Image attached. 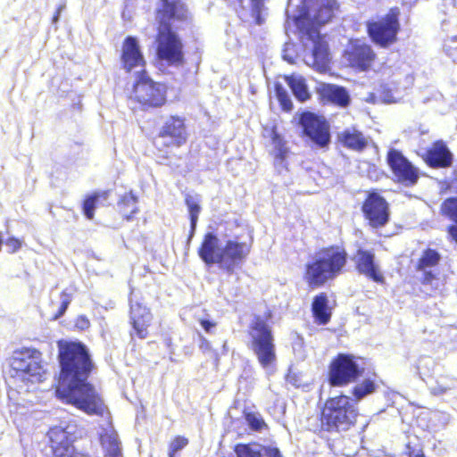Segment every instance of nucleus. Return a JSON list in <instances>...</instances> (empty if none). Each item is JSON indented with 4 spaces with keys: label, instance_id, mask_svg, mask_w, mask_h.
I'll return each instance as SVG.
<instances>
[{
    "label": "nucleus",
    "instance_id": "nucleus-15",
    "mask_svg": "<svg viewBox=\"0 0 457 457\" xmlns=\"http://www.w3.org/2000/svg\"><path fill=\"white\" fill-rule=\"evenodd\" d=\"M344 58L351 67L360 71H367L372 65L376 54L370 46L361 40H354L347 46Z\"/></svg>",
    "mask_w": 457,
    "mask_h": 457
},
{
    "label": "nucleus",
    "instance_id": "nucleus-1",
    "mask_svg": "<svg viewBox=\"0 0 457 457\" xmlns=\"http://www.w3.org/2000/svg\"><path fill=\"white\" fill-rule=\"evenodd\" d=\"M61 372L57 397L89 415L104 416L106 406L96 389L87 380L92 369L88 352L81 343L59 342Z\"/></svg>",
    "mask_w": 457,
    "mask_h": 457
},
{
    "label": "nucleus",
    "instance_id": "nucleus-43",
    "mask_svg": "<svg viewBox=\"0 0 457 457\" xmlns=\"http://www.w3.org/2000/svg\"><path fill=\"white\" fill-rule=\"evenodd\" d=\"M431 393L434 395H442L448 390V387L437 385L430 388Z\"/></svg>",
    "mask_w": 457,
    "mask_h": 457
},
{
    "label": "nucleus",
    "instance_id": "nucleus-51",
    "mask_svg": "<svg viewBox=\"0 0 457 457\" xmlns=\"http://www.w3.org/2000/svg\"><path fill=\"white\" fill-rule=\"evenodd\" d=\"M411 457H424V454L421 451H419L417 453H411Z\"/></svg>",
    "mask_w": 457,
    "mask_h": 457
},
{
    "label": "nucleus",
    "instance_id": "nucleus-27",
    "mask_svg": "<svg viewBox=\"0 0 457 457\" xmlns=\"http://www.w3.org/2000/svg\"><path fill=\"white\" fill-rule=\"evenodd\" d=\"M118 208L124 218L131 219L138 211L137 196L132 192L126 193L118 202Z\"/></svg>",
    "mask_w": 457,
    "mask_h": 457
},
{
    "label": "nucleus",
    "instance_id": "nucleus-8",
    "mask_svg": "<svg viewBox=\"0 0 457 457\" xmlns=\"http://www.w3.org/2000/svg\"><path fill=\"white\" fill-rule=\"evenodd\" d=\"M251 349L260 365L267 371L273 372L277 361L276 347L270 327L261 317L253 321L250 331Z\"/></svg>",
    "mask_w": 457,
    "mask_h": 457
},
{
    "label": "nucleus",
    "instance_id": "nucleus-7",
    "mask_svg": "<svg viewBox=\"0 0 457 457\" xmlns=\"http://www.w3.org/2000/svg\"><path fill=\"white\" fill-rule=\"evenodd\" d=\"M357 408L344 395L328 398L321 411V428L328 432L346 431L356 421Z\"/></svg>",
    "mask_w": 457,
    "mask_h": 457
},
{
    "label": "nucleus",
    "instance_id": "nucleus-19",
    "mask_svg": "<svg viewBox=\"0 0 457 457\" xmlns=\"http://www.w3.org/2000/svg\"><path fill=\"white\" fill-rule=\"evenodd\" d=\"M387 162L399 181L406 185L416 183L418 179L417 170L399 151L390 150L387 154Z\"/></svg>",
    "mask_w": 457,
    "mask_h": 457
},
{
    "label": "nucleus",
    "instance_id": "nucleus-32",
    "mask_svg": "<svg viewBox=\"0 0 457 457\" xmlns=\"http://www.w3.org/2000/svg\"><path fill=\"white\" fill-rule=\"evenodd\" d=\"M328 97L334 104L340 106H346L349 103V96L346 90L339 87H331L328 91Z\"/></svg>",
    "mask_w": 457,
    "mask_h": 457
},
{
    "label": "nucleus",
    "instance_id": "nucleus-20",
    "mask_svg": "<svg viewBox=\"0 0 457 457\" xmlns=\"http://www.w3.org/2000/svg\"><path fill=\"white\" fill-rule=\"evenodd\" d=\"M153 320L152 313L149 309L140 303H130L129 320L132 325L134 333L141 339L145 338L148 335V327Z\"/></svg>",
    "mask_w": 457,
    "mask_h": 457
},
{
    "label": "nucleus",
    "instance_id": "nucleus-29",
    "mask_svg": "<svg viewBox=\"0 0 457 457\" xmlns=\"http://www.w3.org/2000/svg\"><path fill=\"white\" fill-rule=\"evenodd\" d=\"M287 81L295 96L299 101L303 102L310 97V93L305 84V80L302 76L292 75L287 78Z\"/></svg>",
    "mask_w": 457,
    "mask_h": 457
},
{
    "label": "nucleus",
    "instance_id": "nucleus-18",
    "mask_svg": "<svg viewBox=\"0 0 457 457\" xmlns=\"http://www.w3.org/2000/svg\"><path fill=\"white\" fill-rule=\"evenodd\" d=\"M387 162L399 181L406 185L416 183L418 179L417 170L399 151L390 150L387 154Z\"/></svg>",
    "mask_w": 457,
    "mask_h": 457
},
{
    "label": "nucleus",
    "instance_id": "nucleus-30",
    "mask_svg": "<svg viewBox=\"0 0 457 457\" xmlns=\"http://www.w3.org/2000/svg\"><path fill=\"white\" fill-rule=\"evenodd\" d=\"M265 448L257 444L237 445L235 452L237 457H263Z\"/></svg>",
    "mask_w": 457,
    "mask_h": 457
},
{
    "label": "nucleus",
    "instance_id": "nucleus-47",
    "mask_svg": "<svg viewBox=\"0 0 457 457\" xmlns=\"http://www.w3.org/2000/svg\"><path fill=\"white\" fill-rule=\"evenodd\" d=\"M69 303L70 302L67 299L62 300V305L59 310V314L56 316V318L62 316L65 312L66 309L68 308Z\"/></svg>",
    "mask_w": 457,
    "mask_h": 457
},
{
    "label": "nucleus",
    "instance_id": "nucleus-6",
    "mask_svg": "<svg viewBox=\"0 0 457 457\" xmlns=\"http://www.w3.org/2000/svg\"><path fill=\"white\" fill-rule=\"evenodd\" d=\"M346 262V253L339 247H330L318 253L306 268L305 279L312 287L323 285L336 277Z\"/></svg>",
    "mask_w": 457,
    "mask_h": 457
},
{
    "label": "nucleus",
    "instance_id": "nucleus-4",
    "mask_svg": "<svg viewBox=\"0 0 457 457\" xmlns=\"http://www.w3.org/2000/svg\"><path fill=\"white\" fill-rule=\"evenodd\" d=\"M251 250V245L237 238L228 239L225 245L213 233H207L199 249V256L206 264H219L228 273L243 262Z\"/></svg>",
    "mask_w": 457,
    "mask_h": 457
},
{
    "label": "nucleus",
    "instance_id": "nucleus-38",
    "mask_svg": "<svg viewBox=\"0 0 457 457\" xmlns=\"http://www.w3.org/2000/svg\"><path fill=\"white\" fill-rule=\"evenodd\" d=\"M188 444V440L183 436H177L170 445V457H172L173 454L183 449Z\"/></svg>",
    "mask_w": 457,
    "mask_h": 457
},
{
    "label": "nucleus",
    "instance_id": "nucleus-53",
    "mask_svg": "<svg viewBox=\"0 0 457 457\" xmlns=\"http://www.w3.org/2000/svg\"><path fill=\"white\" fill-rule=\"evenodd\" d=\"M384 101H385L386 103H393V102H394V100L392 99V97L385 98V99H384Z\"/></svg>",
    "mask_w": 457,
    "mask_h": 457
},
{
    "label": "nucleus",
    "instance_id": "nucleus-49",
    "mask_svg": "<svg viewBox=\"0 0 457 457\" xmlns=\"http://www.w3.org/2000/svg\"><path fill=\"white\" fill-rule=\"evenodd\" d=\"M200 347L204 351L208 350V349H210V344H209V342L206 339L202 338V343H201Z\"/></svg>",
    "mask_w": 457,
    "mask_h": 457
},
{
    "label": "nucleus",
    "instance_id": "nucleus-25",
    "mask_svg": "<svg viewBox=\"0 0 457 457\" xmlns=\"http://www.w3.org/2000/svg\"><path fill=\"white\" fill-rule=\"evenodd\" d=\"M339 141L346 147L361 151L368 144V139L355 129H347L338 135Z\"/></svg>",
    "mask_w": 457,
    "mask_h": 457
},
{
    "label": "nucleus",
    "instance_id": "nucleus-54",
    "mask_svg": "<svg viewBox=\"0 0 457 457\" xmlns=\"http://www.w3.org/2000/svg\"><path fill=\"white\" fill-rule=\"evenodd\" d=\"M455 176H456V179H457V170H456V174H455Z\"/></svg>",
    "mask_w": 457,
    "mask_h": 457
},
{
    "label": "nucleus",
    "instance_id": "nucleus-5",
    "mask_svg": "<svg viewBox=\"0 0 457 457\" xmlns=\"http://www.w3.org/2000/svg\"><path fill=\"white\" fill-rule=\"evenodd\" d=\"M10 365L12 383L19 391H29L33 385L46 379L41 353L36 349L24 348L14 352Z\"/></svg>",
    "mask_w": 457,
    "mask_h": 457
},
{
    "label": "nucleus",
    "instance_id": "nucleus-45",
    "mask_svg": "<svg viewBox=\"0 0 457 457\" xmlns=\"http://www.w3.org/2000/svg\"><path fill=\"white\" fill-rule=\"evenodd\" d=\"M291 46H292V45L287 44L286 45V48L284 49V54H283L284 60H287L288 62H294V56L290 55V54L287 53L289 47H291Z\"/></svg>",
    "mask_w": 457,
    "mask_h": 457
},
{
    "label": "nucleus",
    "instance_id": "nucleus-3",
    "mask_svg": "<svg viewBox=\"0 0 457 457\" xmlns=\"http://www.w3.org/2000/svg\"><path fill=\"white\" fill-rule=\"evenodd\" d=\"M162 9L158 12L160 22L156 38V54L160 61L169 65H179L183 62V44L173 31L176 21L187 17V10L180 0H162Z\"/></svg>",
    "mask_w": 457,
    "mask_h": 457
},
{
    "label": "nucleus",
    "instance_id": "nucleus-36",
    "mask_svg": "<svg viewBox=\"0 0 457 457\" xmlns=\"http://www.w3.org/2000/svg\"><path fill=\"white\" fill-rule=\"evenodd\" d=\"M98 201L97 195H92L87 197L83 204V212L85 216L88 220H92L94 218V211L96 206V202Z\"/></svg>",
    "mask_w": 457,
    "mask_h": 457
},
{
    "label": "nucleus",
    "instance_id": "nucleus-41",
    "mask_svg": "<svg viewBox=\"0 0 457 457\" xmlns=\"http://www.w3.org/2000/svg\"><path fill=\"white\" fill-rule=\"evenodd\" d=\"M263 457H282L279 450L276 447H266Z\"/></svg>",
    "mask_w": 457,
    "mask_h": 457
},
{
    "label": "nucleus",
    "instance_id": "nucleus-24",
    "mask_svg": "<svg viewBox=\"0 0 457 457\" xmlns=\"http://www.w3.org/2000/svg\"><path fill=\"white\" fill-rule=\"evenodd\" d=\"M99 436L106 457H122L117 433L111 423L106 428H101Z\"/></svg>",
    "mask_w": 457,
    "mask_h": 457
},
{
    "label": "nucleus",
    "instance_id": "nucleus-14",
    "mask_svg": "<svg viewBox=\"0 0 457 457\" xmlns=\"http://www.w3.org/2000/svg\"><path fill=\"white\" fill-rule=\"evenodd\" d=\"M303 133L314 144L323 147L329 143V126L323 117L312 112H303L300 118Z\"/></svg>",
    "mask_w": 457,
    "mask_h": 457
},
{
    "label": "nucleus",
    "instance_id": "nucleus-37",
    "mask_svg": "<svg viewBox=\"0 0 457 457\" xmlns=\"http://www.w3.org/2000/svg\"><path fill=\"white\" fill-rule=\"evenodd\" d=\"M245 420L250 428L256 431L262 430V428L265 426L263 420L259 414L256 413H247Z\"/></svg>",
    "mask_w": 457,
    "mask_h": 457
},
{
    "label": "nucleus",
    "instance_id": "nucleus-10",
    "mask_svg": "<svg viewBox=\"0 0 457 457\" xmlns=\"http://www.w3.org/2000/svg\"><path fill=\"white\" fill-rule=\"evenodd\" d=\"M398 16L399 10L393 8L385 16L368 23L369 35L375 44L387 47L396 41L400 29Z\"/></svg>",
    "mask_w": 457,
    "mask_h": 457
},
{
    "label": "nucleus",
    "instance_id": "nucleus-44",
    "mask_svg": "<svg viewBox=\"0 0 457 457\" xmlns=\"http://www.w3.org/2000/svg\"><path fill=\"white\" fill-rule=\"evenodd\" d=\"M251 3H252L253 11L254 12H260L262 6L263 0H251Z\"/></svg>",
    "mask_w": 457,
    "mask_h": 457
},
{
    "label": "nucleus",
    "instance_id": "nucleus-52",
    "mask_svg": "<svg viewBox=\"0 0 457 457\" xmlns=\"http://www.w3.org/2000/svg\"><path fill=\"white\" fill-rule=\"evenodd\" d=\"M432 415L434 418H439L441 416H444V414L440 413V412H434V413H432Z\"/></svg>",
    "mask_w": 457,
    "mask_h": 457
},
{
    "label": "nucleus",
    "instance_id": "nucleus-2",
    "mask_svg": "<svg viewBox=\"0 0 457 457\" xmlns=\"http://www.w3.org/2000/svg\"><path fill=\"white\" fill-rule=\"evenodd\" d=\"M293 2L294 0H289L287 10V29L293 23L299 31L304 46V62L319 72H326L330 62V54L328 43L320 36L316 25L327 23L332 18L338 4L335 0H320V9L312 16L306 11L304 2H301L302 5L297 6V12L292 11Z\"/></svg>",
    "mask_w": 457,
    "mask_h": 457
},
{
    "label": "nucleus",
    "instance_id": "nucleus-33",
    "mask_svg": "<svg viewBox=\"0 0 457 457\" xmlns=\"http://www.w3.org/2000/svg\"><path fill=\"white\" fill-rule=\"evenodd\" d=\"M276 96L280 103L281 107L285 111H290L293 104L287 90L281 86L277 84L275 87Z\"/></svg>",
    "mask_w": 457,
    "mask_h": 457
},
{
    "label": "nucleus",
    "instance_id": "nucleus-46",
    "mask_svg": "<svg viewBox=\"0 0 457 457\" xmlns=\"http://www.w3.org/2000/svg\"><path fill=\"white\" fill-rule=\"evenodd\" d=\"M271 136H272V141H273V144L275 145V146L276 147L280 146L281 143H282V139L279 137V135L275 130H272Z\"/></svg>",
    "mask_w": 457,
    "mask_h": 457
},
{
    "label": "nucleus",
    "instance_id": "nucleus-48",
    "mask_svg": "<svg viewBox=\"0 0 457 457\" xmlns=\"http://www.w3.org/2000/svg\"><path fill=\"white\" fill-rule=\"evenodd\" d=\"M449 235L452 237V239L457 243V227L456 226H451L449 228Z\"/></svg>",
    "mask_w": 457,
    "mask_h": 457
},
{
    "label": "nucleus",
    "instance_id": "nucleus-16",
    "mask_svg": "<svg viewBox=\"0 0 457 457\" xmlns=\"http://www.w3.org/2000/svg\"><path fill=\"white\" fill-rule=\"evenodd\" d=\"M362 212L369 223L373 228L385 226L389 218L388 204L377 193H371L363 203Z\"/></svg>",
    "mask_w": 457,
    "mask_h": 457
},
{
    "label": "nucleus",
    "instance_id": "nucleus-39",
    "mask_svg": "<svg viewBox=\"0 0 457 457\" xmlns=\"http://www.w3.org/2000/svg\"><path fill=\"white\" fill-rule=\"evenodd\" d=\"M5 245L11 252H15L21 247V242L17 238L11 237L6 241Z\"/></svg>",
    "mask_w": 457,
    "mask_h": 457
},
{
    "label": "nucleus",
    "instance_id": "nucleus-31",
    "mask_svg": "<svg viewBox=\"0 0 457 457\" xmlns=\"http://www.w3.org/2000/svg\"><path fill=\"white\" fill-rule=\"evenodd\" d=\"M376 385L371 379H365L357 384L353 390V395L356 401H361L367 395L376 391Z\"/></svg>",
    "mask_w": 457,
    "mask_h": 457
},
{
    "label": "nucleus",
    "instance_id": "nucleus-28",
    "mask_svg": "<svg viewBox=\"0 0 457 457\" xmlns=\"http://www.w3.org/2000/svg\"><path fill=\"white\" fill-rule=\"evenodd\" d=\"M200 204H201V198L199 195H187L186 196V204H187L188 212H189L190 223H191V231H190V235H189V239H191L192 237L194 236V233H195V228H196L198 216L201 212Z\"/></svg>",
    "mask_w": 457,
    "mask_h": 457
},
{
    "label": "nucleus",
    "instance_id": "nucleus-17",
    "mask_svg": "<svg viewBox=\"0 0 457 457\" xmlns=\"http://www.w3.org/2000/svg\"><path fill=\"white\" fill-rule=\"evenodd\" d=\"M187 140V132L184 120L171 116L166 120L156 138V144L179 146Z\"/></svg>",
    "mask_w": 457,
    "mask_h": 457
},
{
    "label": "nucleus",
    "instance_id": "nucleus-26",
    "mask_svg": "<svg viewBox=\"0 0 457 457\" xmlns=\"http://www.w3.org/2000/svg\"><path fill=\"white\" fill-rule=\"evenodd\" d=\"M328 303V297L323 293L316 295L313 299L312 310L315 320L319 324L325 325L330 320L331 312Z\"/></svg>",
    "mask_w": 457,
    "mask_h": 457
},
{
    "label": "nucleus",
    "instance_id": "nucleus-21",
    "mask_svg": "<svg viewBox=\"0 0 457 457\" xmlns=\"http://www.w3.org/2000/svg\"><path fill=\"white\" fill-rule=\"evenodd\" d=\"M121 63L127 71L145 66V62L136 37H127L125 38L122 45Z\"/></svg>",
    "mask_w": 457,
    "mask_h": 457
},
{
    "label": "nucleus",
    "instance_id": "nucleus-12",
    "mask_svg": "<svg viewBox=\"0 0 457 457\" xmlns=\"http://www.w3.org/2000/svg\"><path fill=\"white\" fill-rule=\"evenodd\" d=\"M440 259L441 256L436 250L428 248L422 252L416 266L417 271L420 273L421 283L439 292L444 289L445 277L440 276L433 268L438 264Z\"/></svg>",
    "mask_w": 457,
    "mask_h": 457
},
{
    "label": "nucleus",
    "instance_id": "nucleus-40",
    "mask_svg": "<svg viewBox=\"0 0 457 457\" xmlns=\"http://www.w3.org/2000/svg\"><path fill=\"white\" fill-rule=\"evenodd\" d=\"M75 326L78 328L84 330L89 327V320L85 316H79L76 320Z\"/></svg>",
    "mask_w": 457,
    "mask_h": 457
},
{
    "label": "nucleus",
    "instance_id": "nucleus-11",
    "mask_svg": "<svg viewBox=\"0 0 457 457\" xmlns=\"http://www.w3.org/2000/svg\"><path fill=\"white\" fill-rule=\"evenodd\" d=\"M76 425L62 421L51 428L48 437L51 443L53 457H87L76 453L72 443L75 439Z\"/></svg>",
    "mask_w": 457,
    "mask_h": 457
},
{
    "label": "nucleus",
    "instance_id": "nucleus-34",
    "mask_svg": "<svg viewBox=\"0 0 457 457\" xmlns=\"http://www.w3.org/2000/svg\"><path fill=\"white\" fill-rule=\"evenodd\" d=\"M443 212L457 223V198H449L442 205Z\"/></svg>",
    "mask_w": 457,
    "mask_h": 457
},
{
    "label": "nucleus",
    "instance_id": "nucleus-9",
    "mask_svg": "<svg viewBox=\"0 0 457 457\" xmlns=\"http://www.w3.org/2000/svg\"><path fill=\"white\" fill-rule=\"evenodd\" d=\"M129 98L143 107H160L166 101V88L153 81L145 71L137 72Z\"/></svg>",
    "mask_w": 457,
    "mask_h": 457
},
{
    "label": "nucleus",
    "instance_id": "nucleus-42",
    "mask_svg": "<svg viewBox=\"0 0 457 457\" xmlns=\"http://www.w3.org/2000/svg\"><path fill=\"white\" fill-rule=\"evenodd\" d=\"M199 322L202 326V328L207 332V333H211L212 332V329L215 328L216 326V323L213 322V321H211L209 320H205V319H201L199 320Z\"/></svg>",
    "mask_w": 457,
    "mask_h": 457
},
{
    "label": "nucleus",
    "instance_id": "nucleus-35",
    "mask_svg": "<svg viewBox=\"0 0 457 457\" xmlns=\"http://www.w3.org/2000/svg\"><path fill=\"white\" fill-rule=\"evenodd\" d=\"M444 52L451 58L457 56V36L447 37L443 45Z\"/></svg>",
    "mask_w": 457,
    "mask_h": 457
},
{
    "label": "nucleus",
    "instance_id": "nucleus-22",
    "mask_svg": "<svg viewBox=\"0 0 457 457\" xmlns=\"http://www.w3.org/2000/svg\"><path fill=\"white\" fill-rule=\"evenodd\" d=\"M374 258V253L371 251L359 249L354 256L356 268L361 274L365 275L375 282L382 283L384 277L378 266L375 263Z\"/></svg>",
    "mask_w": 457,
    "mask_h": 457
},
{
    "label": "nucleus",
    "instance_id": "nucleus-23",
    "mask_svg": "<svg viewBox=\"0 0 457 457\" xmlns=\"http://www.w3.org/2000/svg\"><path fill=\"white\" fill-rule=\"evenodd\" d=\"M431 167H448L453 162V154L443 141L435 142L424 155Z\"/></svg>",
    "mask_w": 457,
    "mask_h": 457
},
{
    "label": "nucleus",
    "instance_id": "nucleus-50",
    "mask_svg": "<svg viewBox=\"0 0 457 457\" xmlns=\"http://www.w3.org/2000/svg\"><path fill=\"white\" fill-rule=\"evenodd\" d=\"M62 9V6H60V7L58 8L57 12H56V14L54 15V19H53V21H54V22H56V21H58V19H59V15H60V12H61Z\"/></svg>",
    "mask_w": 457,
    "mask_h": 457
},
{
    "label": "nucleus",
    "instance_id": "nucleus-13",
    "mask_svg": "<svg viewBox=\"0 0 457 457\" xmlns=\"http://www.w3.org/2000/svg\"><path fill=\"white\" fill-rule=\"evenodd\" d=\"M361 371L353 359L345 354H339L330 364L328 379L331 386H342L353 382Z\"/></svg>",
    "mask_w": 457,
    "mask_h": 457
}]
</instances>
